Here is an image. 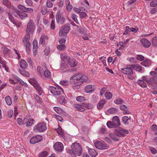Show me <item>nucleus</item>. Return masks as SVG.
Returning <instances> with one entry per match:
<instances>
[{
	"label": "nucleus",
	"mask_w": 157,
	"mask_h": 157,
	"mask_svg": "<svg viewBox=\"0 0 157 157\" xmlns=\"http://www.w3.org/2000/svg\"><path fill=\"white\" fill-rule=\"evenodd\" d=\"M0 63L2 65V67L6 69V62L4 59L0 56Z\"/></svg>",
	"instance_id": "ea45409f"
},
{
	"label": "nucleus",
	"mask_w": 157,
	"mask_h": 157,
	"mask_svg": "<svg viewBox=\"0 0 157 157\" xmlns=\"http://www.w3.org/2000/svg\"><path fill=\"white\" fill-rule=\"evenodd\" d=\"M57 87L53 86H50L48 87V89L55 96H58L61 94L63 93V89L58 85L56 86Z\"/></svg>",
	"instance_id": "f03ea898"
},
{
	"label": "nucleus",
	"mask_w": 157,
	"mask_h": 157,
	"mask_svg": "<svg viewBox=\"0 0 157 157\" xmlns=\"http://www.w3.org/2000/svg\"><path fill=\"white\" fill-rule=\"evenodd\" d=\"M19 9L23 12L29 13H31L33 11V10L32 8H26L25 6L20 5L18 6Z\"/></svg>",
	"instance_id": "f3484780"
},
{
	"label": "nucleus",
	"mask_w": 157,
	"mask_h": 157,
	"mask_svg": "<svg viewBox=\"0 0 157 157\" xmlns=\"http://www.w3.org/2000/svg\"><path fill=\"white\" fill-rule=\"evenodd\" d=\"M119 130L115 129L114 131L115 134L117 136L121 137H124L126 135L124 134H128V131L121 127H119Z\"/></svg>",
	"instance_id": "0eeeda50"
},
{
	"label": "nucleus",
	"mask_w": 157,
	"mask_h": 157,
	"mask_svg": "<svg viewBox=\"0 0 157 157\" xmlns=\"http://www.w3.org/2000/svg\"><path fill=\"white\" fill-rule=\"evenodd\" d=\"M105 103V100H101L97 105V107L99 109H102L104 106V105Z\"/></svg>",
	"instance_id": "a878e982"
},
{
	"label": "nucleus",
	"mask_w": 157,
	"mask_h": 157,
	"mask_svg": "<svg viewBox=\"0 0 157 157\" xmlns=\"http://www.w3.org/2000/svg\"><path fill=\"white\" fill-rule=\"evenodd\" d=\"M2 2L3 4L8 8H10L11 6L10 2L8 0H3Z\"/></svg>",
	"instance_id": "09e8293b"
},
{
	"label": "nucleus",
	"mask_w": 157,
	"mask_h": 157,
	"mask_svg": "<svg viewBox=\"0 0 157 157\" xmlns=\"http://www.w3.org/2000/svg\"><path fill=\"white\" fill-rule=\"evenodd\" d=\"M48 153L46 151H44L38 154V157H46Z\"/></svg>",
	"instance_id": "a19ab883"
},
{
	"label": "nucleus",
	"mask_w": 157,
	"mask_h": 157,
	"mask_svg": "<svg viewBox=\"0 0 157 157\" xmlns=\"http://www.w3.org/2000/svg\"><path fill=\"white\" fill-rule=\"evenodd\" d=\"M35 100L38 102L40 103H41L43 102L42 99L39 97L38 95L35 94Z\"/></svg>",
	"instance_id": "864d4df0"
},
{
	"label": "nucleus",
	"mask_w": 157,
	"mask_h": 157,
	"mask_svg": "<svg viewBox=\"0 0 157 157\" xmlns=\"http://www.w3.org/2000/svg\"><path fill=\"white\" fill-rule=\"evenodd\" d=\"M109 136L111 139L114 141H117L119 140L118 139L117 137L113 133L110 134H109Z\"/></svg>",
	"instance_id": "8fccbe9b"
},
{
	"label": "nucleus",
	"mask_w": 157,
	"mask_h": 157,
	"mask_svg": "<svg viewBox=\"0 0 157 157\" xmlns=\"http://www.w3.org/2000/svg\"><path fill=\"white\" fill-rule=\"evenodd\" d=\"M36 90L38 92L39 95H41L44 92L42 88L40 86L39 83L36 84L33 86Z\"/></svg>",
	"instance_id": "b1692460"
},
{
	"label": "nucleus",
	"mask_w": 157,
	"mask_h": 157,
	"mask_svg": "<svg viewBox=\"0 0 157 157\" xmlns=\"http://www.w3.org/2000/svg\"><path fill=\"white\" fill-rule=\"evenodd\" d=\"M34 120L33 118H29L28 120L27 124H26L27 126H29L33 124Z\"/></svg>",
	"instance_id": "4d7b16f0"
},
{
	"label": "nucleus",
	"mask_w": 157,
	"mask_h": 157,
	"mask_svg": "<svg viewBox=\"0 0 157 157\" xmlns=\"http://www.w3.org/2000/svg\"><path fill=\"white\" fill-rule=\"evenodd\" d=\"M13 114V110L12 109H10L9 110L8 112V116L10 118H11Z\"/></svg>",
	"instance_id": "0e129e2a"
},
{
	"label": "nucleus",
	"mask_w": 157,
	"mask_h": 157,
	"mask_svg": "<svg viewBox=\"0 0 157 157\" xmlns=\"http://www.w3.org/2000/svg\"><path fill=\"white\" fill-rule=\"evenodd\" d=\"M65 48L66 46L63 44L59 45L57 47V49L60 51L63 50Z\"/></svg>",
	"instance_id": "5fc2aeb1"
},
{
	"label": "nucleus",
	"mask_w": 157,
	"mask_h": 157,
	"mask_svg": "<svg viewBox=\"0 0 157 157\" xmlns=\"http://www.w3.org/2000/svg\"><path fill=\"white\" fill-rule=\"evenodd\" d=\"M30 39V36L29 33H27L23 37L22 39V43L25 46L26 51L28 53L30 50V43L29 42V40Z\"/></svg>",
	"instance_id": "20e7f679"
},
{
	"label": "nucleus",
	"mask_w": 157,
	"mask_h": 157,
	"mask_svg": "<svg viewBox=\"0 0 157 157\" xmlns=\"http://www.w3.org/2000/svg\"><path fill=\"white\" fill-rule=\"evenodd\" d=\"M140 42L144 48H149L151 45V42L146 38H142L141 39Z\"/></svg>",
	"instance_id": "a211bd4d"
},
{
	"label": "nucleus",
	"mask_w": 157,
	"mask_h": 157,
	"mask_svg": "<svg viewBox=\"0 0 157 157\" xmlns=\"http://www.w3.org/2000/svg\"><path fill=\"white\" fill-rule=\"evenodd\" d=\"M47 129L46 124L44 123H39L33 127V131L36 132H42L45 131Z\"/></svg>",
	"instance_id": "39448f33"
},
{
	"label": "nucleus",
	"mask_w": 157,
	"mask_h": 157,
	"mask_svg": "<svg viewBox=\"0 0 157 157\" xmlns=\"http://www.w3.org/2000/svg\"><path fill=\"white\" fill-rule=\"evenodd\" d=\"M114 102L117 105L122 104L124 103L123 100L121 98H116L114 100Z\"/></svg>",
	"instance_id": "f704fd0d"
},
{
	"label": "nucleus",
	"mask_w": 157,
	"mask_h": 157,
	"mask_svg": "<svg viewBox=\"0 0 157 157\" xmlns=\"http://www.w3.org/2000/svg\"><path fill=\"white\" fill-rule=\"evenodd\" d=\"M120 71L122 73L128 75V78L131 80L134 78V76L133 75V72L132 69H121Z\"/></svg>",
	"instance_id": "ddd939ff"
},
{
	"label": "nucleus",
	"mask_w": 157,
	"mask_h": 157,
	"mask_svg": "<svg viewBox=\"0 0 157 157\" xmlns=\"http://www.w3.org/2000/svg\"><path fill=\"white\" fill-rule=\"evenodd\" d=\"M20 73L25 76L27 77L29 76V73L28 71H27L25 69H19L18 71Z\"/></svg>",
	"instance_id": "7c9ffc66"
},
{
	"label": "nucleus",
	"mask_w": 157,
	"mask_h": 157,
	"mask_svg": "<svg viewBox=\"0 0 157 157\" xmlns=\"http://www.w3.org/2000/svg\"><path fill=\"white\" fill-rule=\"evenodd\" d=\"M119 111V109H116L115 108L112 107L109 109L107 112L111 114H115L118 112Z\"/></svg>",
	"instance_id": "c756f323"
},
{
	"label": "nucleus",
	"mask_w": 157,
	"mask_h": 157,
	"mask_svg": "<svg viewBox=\"0 0 157 157\" xmlns=\"http://www.w3.org/2000/svg\"><path fill=\"white\" fill-rule=\"evenodd\" d=\"M75 107L77 109V111L83 112L85 111V109L83 107L81 104H75Z\"/></svg>",
	"instance_id": "c85d7f7f"
},
{
	"label": "nucleus",
	"mask_w": 157,
	"mask_h": 157,
	"mask_svg": "<svg viewBox=\"0 0 157 157\" xmlns=\"http://www.w3.org/2000/svg\"><path fill=\"white\" fill-rule=\"evenodd\" d=\"M54 109L58 113L60 114L62 113V109L59 107H54Z\"/></svg>",
	"instance_id": "052dcab7"
},
{
	"label": "nucleus",
	"mask_w": 157,
	"mask_h": 157,
	"mask_svg": "<svg viewBox=\"0 0 157 157\" xmlns=\"http://www.w3.org/2000/svg\"><path fill=\"white\" fill-rule=\"evenodd\" d=\"M62 12L60 10L57 11L56 15V20L57 23H60L61 25L63 24L65 22V17L62 16Z\"/></svg>",
	"instance_id": "1a4fd4ad"
},
{
	"label": "nucleus",
	"mask_w": 157,
	"mask_h": 157,
	"mask_svg": "<svg viewBox=\"0 0 157 157\" xmlns=\"http://www.w3.org/2000/svg\"><path fill=\"white\" fill-rule=\"evenodd\" d=\"M15 11L12 12V14L17 17L18 15L19 17L22 20L26 19L27 17V14L23 12L17 10H15Z\"/></svg>",
	"instance_id": "9b49d317"
},
{
	"label": "nucleus",
	"mask_w": 157,
	"mask_h": 157,
	"mask_svg": "<svg viewBox=\"0 0 157 157\" xmlns=\"http://www.w3.org/2000/svg\"><path fill=\"white\" fill-rule=\"evenodd\" d=\"M71 148L78 156H80L82 154V149L79 144L75 142L71 145Z\"/></svg>",
	"instance_id": "423d86ee"
},
{
	"label": "nucleus",
	"mask_w": 157,
	"mask_h": 157,
	"mask_svg": "<svg viewBox=\"0 0 157 157\" xmlns=\"http://www.w3.org/2000/svg\"><path fill=\"white\" fill-rule=\"evenodd\" d=\"M149 148L152 154H155L156 153L157 151L155 148L151 147H149Z\"/></svg>",
	"instance_id": "e2e57ef3"
},
{
	"label": "nucleus",
	"mask_w": 157,
	"mask_h": 157,
	"mask_svg": "<svg viewBox=\"0 0 157 157\" xmlns=\"http://www.w3.org/2000/svg\"><path fill=\"white\" fill-rule=\"evenodd\" d=\"M151 130L154 131H157V125L155 124H153L151 126Z\"/></svg>",
	"instance_id": "774afa93"
},
{
	"label": "nucleus",
	"mask_w": 157,
	"mask_h": 157,
	"mask_svg": "<svg viewBox=\"0 0 157 157\" xmlns=\"http://www.w3.org/2000/svg\"><path fill=\"white\" fill-rule=\"evenodd\" d=\"M34 23L33 20L31 19L28 21L27 26L26 32L27 33H33L35 29L34 25Z\"/></svg>",
	"instance_id": "6e6552de"
},
{
	"label": "nucleus",
	"mask_w": 157,
	"mask_h": 157,
	"mask_svg": "<svg viewBox=\"0 0 157 157\" xmlns=\"http://www.w3.org/2000/svg\"><path fill=\"white\" fill-rule=\"evenodd\" d=\"M126 30L124 31L123 34V35H126L127 34H129L130 32V31L129 30V26H127L125 27Z\"/></svg>",
	"instance_id": "6e6d98bb"
},
{
	"label": "nucleus",
	"mask_w": 157,
	"mask_h": 157,
	"mask_svg": "<svg viewBox=\"0 0 157 157\" xmlns=\"http://www.w3.org/2000/svg\"><path fill=\"white\" fill-rule=\"evenodd\" d=\"M44 75L46 78H49L51 77V72L48 69L46 70L44 72Z\"/></svg>",
	"instance_id": "79ce46f5"
},
{
	"label": "nucleus",
	"mask_w": 157,
	"mask_h": 157,
	"mask_svg": "<svg viewBox=\"0 0 157 157\" xmlns=\"http://www.w3.org/2000/svg\"><path fill=\"white\" fill-rule=\"evenodd\" d=\"M150 5L151 7H155L157 5V0H152Z\"/></svg>",
	"instance_id": "bf43d9fd"
},
{
	"label": "nucleus",
	"mask_w": 157,
	"mask_h": 157,
	"mask_svg": "<svg viewBox=\"0 0 157 157\" xmlns=\"http://www.w3.org/2000/svg\"><path fill=\"white\" fill-rule=\"evenodd\" d=\"M5 101L7 104L9 105H10L11 104L12 102L11 98L10 96H7L5 98Z\"/></svg>",
	"instance_id": "a18cd8bd"
},
{
	"label": "nucleus",
	"mask_w": 157,
	"mask_h": 157,
	"mask_svg": "<svg viewBox=\"0 0 157 157\" xmlns=\"http://www.w3.org/2000/svg\"><path fill=\"white\" fill-rule=\"evenodd\" d=\"M48 36L46 35H43L41 36L40 40L39 43L41 44H44L46 41L48 40Z\"/></svg>",
	"instance_id": "cd10ccee"
},
{
	"label": "nucleus",
	"mask_w": 157,
	"mask_h": 157,
	"mask_svg": "<svg viewBox=\"0 0 157 157\" xmlns=\"http://www.w3.org/2000/svg\"><path fill=\"white\" fill-rule=\"evenodd\" d=\"M136 58L137 59L140 61H143L144 59V57L143 56L140 55H137L136 56Z\"/></svg>",
	"instance_id": "680f3d73"
},
{
	"label": "nucleus",
	"mask_w": 157,
	"mask_h": 157,
	"mask_svg": "<svg viewBox=\"0 0 157 157\" xmlns=\"http://www.w3.org/2000/svg\"><path fill=\"white\" fill-rule=\"evenodd\" d=\"M43 140L42 137L40 135L33 136L30 140V142L31 144H35L38 143Z\"/></svg>",
	"instance_id": "2eb2a0df"
},
{
	"label": "nucleus",
	"mask_w": 157,
	"mask_h": 157,
	"mask_svg": "<svg viewBox=\"0 0 157 157\" xmlns=\"http://www.w3.org/2000/svg\"><path fill=\"white\" fill-rule=\"evenodd\" d=\"M54 149L59 152L62 151L63 149V144L59 142H56L54 145Z\"/></svg>",
	"instance_id": "dca6fc26"
},
{
	"label": "nucleus",
	"mask_w": 157,
	"mask_h": 157,
	"mask_svg": "<svg viewBox=\"0 0 157 157\" xmlns=\"http://www.w3.org/2000/svg\"><path fill=\"white\" fill-rule=\"evenodd\" d=\"M79 31L82 34H84L86 33L85 29L82 28H80L79 29Z\"/></svg>",
	"instance_id": "338daca9"
},
{
	"label": "nucleus",
	"mask_w": 157,
	"mask_h": 157,
	"mask_svg": "<svg viewBox=\"0 0 157 157\" xmlns=\"http://www.w3.org/2000/svg\"><path fill=\"white\" fill-rule=\"evenodd\" d=\"M27 63L25 61L21 60L20 63V66L22 68H24L27 66Z\"/></svg>",
	"instance_id": "4c0bfd02"
},
{
	"label": "nucleus",
	"mask_w": 157,
	"mask_h": 157,
	"mask_svg": "<svg viewBox=\"0 0 157 157\" xmlns=\"http://www.w3.org/2000/svg\"><path fill=\"white\" fill-rule=\"evenodd\" d=\"M137 83L142 87H146V84L143 80L139 79L137 80Z\"/></svg>",
	"instance_id": "c9c22d12"
},
{
	"label": "nucleus",
	"mask_w": 157,
	"mask_h": 157,
	"mask_svg": "<svg viewBox=\"0 0 157 157\" xmlns=\"http://www.w3.org/2000/svg\"><path fill=\"white\" fill-rule=\"evenodd\" d=\"M123 69H142L141 66L136 63H134L132 65H129L127 66L126 68Z\"/></svg>",
	"instance_id": "aec40b11"
},
{
	"label": "nucleus",
	"mask_w": 157,
	"mask_h": 157,
	"mask_svg": "<svg viewBox=\"0 0 157 157\" xmlns=\"http://www.w3.org/2000/svg\"><path fill=\"white\" fill-rule=\"evenodd\" d=\"M65 100L64 97L62 96L60 97L59 99V101L61 104L64 105L65 104Z\"/></svg>",
	"instance_id": "13d9d810"
},
{
	"label": "nucleus",
	"mask_w": 157,
	"mask_h": 157,
	"mask_svg": "<svg viewBox=\"0 0 157 157\" xmlns=\"http://www.w3.org/2000/svg\"><path fill=\"white\" fill-rule=\"evenodd\" d=\"M101 146V150L107 149L109 147V146L107 144L105 143L104 142L102 143Z\"/></svg>",
	"instance_id": "603ef678"
},
{
	"label": "nucleus",
	"mask_w": 157,
	"mask_h": 157,
	"mask_svg": "<svg viewBox=\"0 0 157 157\" xmlns=\"http://www.w3.org/2000/svg\"><path fill=\"white\" fill-rule=\"evenodd\" d=\"M68 62L72 67L76 66L78 64V62L76 61L75 59L72 58H71Z\"/></svg>",
	"instance_id": "412c9836"
},
{
	"label": "nucleus",
	"mask_w": 157,
	"mask_h": 157,
	"mask_svg": "<svg viewBox=\"0 0 157 157\" xmlns=\"http://www.w3.org/2000/svg\"><path fill=\"white\" fill-rule=\"evenodd\" d=\"M69 30V27L68 26L64 25L59 31V36L60 37L66 36Z\"/></svg>",
	"instance_id": "f8f14e48"
},
{
	"label": "nucleus",
	"mask_w": 157,
	"mask_h": 157,
	"mask_svg": "<svg viewBox=\"0 0 157 157\" xmlns=\"http://www.w3.org/2000/svg\"><path fill=\"white\" fill-rule=\"evenodd\" d=\"M107 126L109 128H116L118 127V125L113 121H108L107 123Z\"/></svg>",
	"instance_id": "5701e85b"
},
{
	"label": "nucleus",
	"mask_w": 157,
	"mask_h": 157,
	"mask_svg": "<svg viewBox=\"0 0 157 157\" xmlns=\"http://www.w3.org/2000/svg\"><path fill=\"white\" fill-rule=\"evenodd\" d=\"M67 152L71 155L72 156H73V157H76V154L73 149H68L67 150Z\"/></svg>",
	"instance_id": "58836bf2"
},
{
	"label": "nucleus",
	"mask_w": 157,
	"mask_h": 157,
	"mask_svg": "<svg viewBox=\"0 0 157 157\" xmlns=\"http://www.w3.org/2000/svg\"><path fill=\"white\" fill-rule=\"evenodd\" d=\"M147 84L152 89L157 90V78L151 77L147 81Z\"/></svg>",
	"instance_id": "7ed1b4c3"
},
{
	"label": "nucleus",
	"mask_w": 157,
	"mask_h": 157,
	"mask_svg": "<svg viewBox=\"0 0 157 157\" xmlns=\"http://www.w3.org/2000/svg\"><path fill=\"white\" fill-rule=\"evenodd\" d=\"M112 121L118 125V127L121 125L120 119L117 116H115L112 119Z\"/></svg>",
	"instance_id": "bb28decb"
},
{
	"label": "nucleus",
	"mask_w": 157,
	"mask_h": 157,
	"mask_svg": "<svg viewBox=\"0 0 157 157\" xmlns=\"http://www.w3.org/2000/svg\"><path fill=\"white\" fill-rule=\"evenodd\" d=\"M71 17L73 20L75 22L76 24H79L78 21L77 19V16L75 14H72Z\"/></svg>",
	"instance_id": "3c124183"
},
{
	"label": "nucleus",
	"mask_w": 157,
	"mask_h": 157,
	"mask_svg": "<svg viewBox=\"0 0 157 157\" xmlns=\"http://www.w3.org/2000/svg\"><path fill=\"white\" fill-rule=\"evenodd\" d=\"M141 64L145 67H148L151 65V61L149 59H147L144 61L141 62Z\"/></svg>",
	"instance_id": "2f4dec72"
},
{
	"label": "nucleus",
	"mask_w": 157,
	"mask_h": 157,
	"mask_svg": "<svg viewBox=\"0 0 157 157\" xmlns=\"http://www.w3.org/2000/svg\"><path fill=\"white\" fill-rule=\"evenodd\" d=\"M29 82L33 86L39 83L37 80L34 78H30Z\"/></svg>",
	"instance_id": "473e14b6"
},
{
	"label": "nucleus",
	"mask_w": 157,
	"mask_h": 157,
	"mask_svg": "<svg viewBox=\"0 0 157 157\" xmlns=\"http://www.w3.org/2000/svg\"><path fill=\"white\" fill-rule=\"evenodd\" d=\"M89 81L88 78L85 75L81 74L75 75L70 78V83L73 86L74 89L80 88V85L84 82Z\"/></svg>",
	"instance_id": "f257e3e1"
},
{
	"label": "nucleus",
	"mask_w": 157,
	"mask_h": 157,
	"mask_svg": "<svg viewBox=\"0 0 157 157\" xmlns=\"http://www.w3.org/2000/svg\"><path fill=\"white\" fill-rule=\"evenodd\" d=\"M122 121L124 125L128 126L133 122V120L132 121L130 116H124L122 117Z\"/></svg>",
	"instance_id": "4468645a"
},
{
	"label": "nucleus",
	"mask_w": 157,
	"mask_h": 157,
	"mask_svg": "<svg viewBox=\"0 0 157 157\" xmlns=\"http://www.w3.org/2000/svg\"><path fill=\"white\" fill-rule=\"evenodd\" d=\"M106 58L105 57H101L99 58V60L102 61V63L104 65H106Z\"/></svg>",
	"instance_id": "69168bd1"
},
{
	"label": "nucleus",
	"mask_w": 157,
	"mask_h": 157,
	"mask_svg": "<svg viewBox=\"0 0 157 157\" xmlns=\"http://www.w3.org/2000/svg\"><path fill=\"white\" fill-rule=\"evenodd\" d=\"M102 143L99 141L97 140L94 143V144L97 148L99 150H101Z\"/></svg>",
	"instance_id": "e433bc0d"
},
{
	"label": "nucleus",
	"mask_w": 157,
	"mask_h": 157,
	"mask_svg": "<svg viewBox=\"0 0 157 157\" xmlns=\"http://www.w3.org/2000/svg\"><path fill=\"white\" fill-rule=\"evenodd\" d=\"M82 37L85 40H88L90 38V36L89 33H86L83 35Z\"/></svg>",
	"instance_id": "49530a36"
},
{
	"label": "nucleus",
	"mask_w": 157,
	"mask_h": 157,
	"mask_svg": "<svg viewBox=\"0 0 157 157\" xmlns=\"http://www.w3.org/2000/svg\"><path fill=\"white\" fill-rule=\"evenodd\" d=\"M85 90L86 93H91L94 90V89L91 85H89L85 86Z\"/></svg>",
	"instance_id": "393cba45"
},
{
	"label": "nucleus",
	"mask_w": 157,
	"mask_h": 157,
	"mask_svg": "<svg viewBox=\"0 0 157 157\" xmlns=\"http://www.w3.org/2000/svg\"><path fill=\"white\" fill-rule=\"evenodd\" d=\"M55 130L57 131V132L59 135L62 136H64L63 130L59 125V128L57 129H56Z\"/></svg>",
	"instance_id": "72a5a7b5"
},
{
	"label": "nucleus",
	"mask_w": 157,
	"mask_h": 157,
	"mask_svg": "<svg viewBox=\"0 0 157 157\" xmlns=\"http://www.w3.org/2000/svg\"><path fill=\"white\" fill-rule=\"evenodd\" d=\"M37 41L36 40H34L33 42V51L35 52L37 49Z\"/></svg>",
	"instance_id": "de8ad7c7"
},
{
	"label": "nucleus",
	"mask_w": 157,
	"mask_h": 157,
	"mask_svg": "<svg viewBox=\"0 0 157 157\" xmlns=\"http://www.w3.org/2000/svg\"><path fill=\"white\" fill-rule=\"evenodd\" d=\"M60 58L61 59V62L60 64L61 68H66V64L65 62V60L68 61L71 58L69 56H67V54L65 53H64L61 54L60 55Z\"/></svg>",
	"instance_id": "9d476101"
},
{
	"label": "nucleus",
	"mask_w": 157,
	"mask_h": 157,
	"mask_svg": "<svg viewBox=\"0 0 157 157\" xmlns=\"http://www.w3.org/2000/svg\"><path fill=\"white\" fill-rule=\"evenodd\" d=\"M76 99L78 101L80 102H82L86 100V99L85 98L82 96H79L77 97L76 98Z\"/></svg>",
	"instance_id": "c03bdc74"
},
{
	"label": "nucleus",
	"mask_w": 157,
	"mask_h": 157,
	"mask_svg": "<svg viewBox=\"0 0 157 157\" xmlns=\"http://www.w3.org/2000/svg\"><path fill=\"white\" fill-rule=\"evenodd\" d=\"M87 147L89 148V154L91 157H95L98 154V153L94 149L90 148L88 147Z\"/></svg>",
	"instance_id": "4be33fe9"
},
{
	"label": "nucleus",
	"mask_w": 157,
	"mask_h": 157,
	"mask_svg": "<svg viewBox=\"0 0 157 157\" xmlns=\"http://www.w3.org/2000/svg\"><path fill=\"white\" fill-rule=\"evenodd\" d=\"M8 17L10 21L16 26L19 27H20L19 22L17 20L14 19L10 13H8Z\"/></svg>",
	"instance_id": "6ab92c4d"
},
{
	"label": "nucleus",
	"mask_w": 157,
	"mask_h": 157,
	"mask_svg": "<svg viewBox=\"0 0 157 157\" xmlns=\"http://www.w3.org/2000/svg\"><path fill=\"white\" fill-rule=\"evenodd\" d=\"M105 97L107 100L110 99L112 97V94L110 92H106L105 94Z\"/></svg>",
	"instance_id": "37998d69"
}]
</instances>
